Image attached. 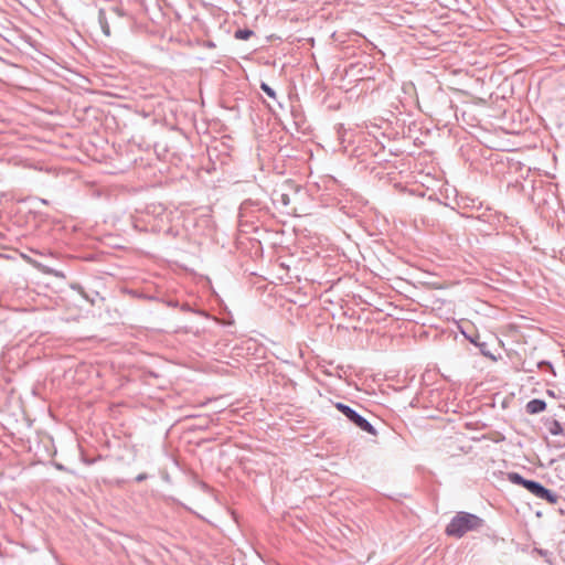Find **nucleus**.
I'll list each match as a JSON object with an SVG mask.
<instances>
[{
  "mask_svg": "<svg viewBox=\"0 0 565 565\" xmlns=\"http://www.w3.org/2000/svg\"><path fill=\"white\" fill-rule=\"evenodd\" d=\"M482 526V520L471 513L458 512L445 529L448 536L462 537L470 531H476Z\"/></svg>",
  "mask_w": 565,
  "mask_h": 565,
  "instance_id": "f257e3e1",
  "label": "nucleus"
},
{
  "mask_svg": "<svg viewBox=\"0 0 565 565\" xmlns=\"http://www.w3.org/2000/svg\"><path fill=\"white\" fill-rule=\"evenodd\" d=\"M512 480L524 487L526 490H529L533 495H535L539 499L545 500L546 502L551 504H555L557 502V495L550 491L548 489L544 488L542 484L523 479L519 475H515Z\"/></svg>",
  "mask_w": 565,
  "mask_h": 565,
  "instance_id": "f03ea898",
  "label": "nucleus"
},
{
  "mask_svg": "<svg viewBox=\"0 0 565 565\" xmlns=\"http://www.w3.org/2000/svg\"><path fill=\"white\" fill-rule=\"evenodd\" d=\"M335 407L343 415H345L352 423H354L359 428H361L362 430H364L366 433H370L373 435L375 434L373 426L366 419H364L362 416H360L358 413H355L352 408H350L349 406H347L342 403H338L335 405Z\"/></svg>",
  "mask_w": 565,
  "mask_h": 565,
  "instance_id": "7ed1b4c3",
  "label": "nucleus"
},
{
  "mask_svg": "<svg viewBox=\"0 0 565 565\" xmlns=\"http://www.w3.org/2000/svg\"><path fill=\"white\" fill-rule=\"evenodd\" d=\"M546 404L542 399H532L526 404V411L530 414H537L545 409Z\"/></svg>",
  "mask_w": 565,
  "mask_h": 565,
  "instance_id": "20e7f679",
  "label": "nucleus"
},
{
  "mask_svg": "<svg viewBox=\"0 0 565 565\" xmlns=\"http://www.w3.org/2000/svg\"><path fill=\"white\" fill-rule=\"evenodd\" d=\"M254 35V32L252 30H237L234 34L235 39L237 40H248Z\"/></svg>",
  "mask_w": 565,
  "mask_h": 565,
  "instance_id": "39448f33",
  "label": "nucleus"
},
{
  "mask_svg": "<svg viewBox=\"0 0 565 565\" xmlns=\"http://www.w3.org/2000/svg\"><path fill=\"white\" fill-rule=\"evenodd\" d=\"M260 87L269 97H275L274 90L267 84L263 83Z\"/></svg>",
  "mask_w": 565,
  "mask_h": 565,
  "instance_id": "423d86ee",
  "label": "nucleus"
}]
</instances>
